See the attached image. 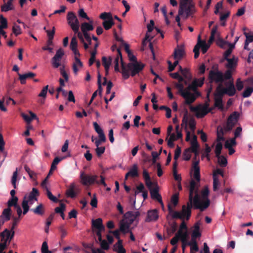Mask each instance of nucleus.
Here are the masks:
<instances>
[{"label": "nucleus", "instance_id": "nucleus-1", "mask_svg": "<svg viewBox=\"0 0 253 253\" xmlns=\"http://www.w3.org/2000/svg\"><path fill=\"white\" fill-rule=\"evenodd\" d=\"M197 81L194 80L186 88H184L183 84H175V87L178 89V93L185 99V104H192L197 97L201 95L200 93L197 90Z\"/></svg>", "mask_w": 253, "mask_h": 253}, {"label": "nucleus", "instance_id": "nucleus-2", "mask_svg": "<svg viewBox=\"0 0 253 253\" xmlns=\"http://www.w3.org/2000/svg\"><path fill=\"white\" fill-rule=\"evenodd\" d=\"M210 205V200L206 202H201L199 195L195 194L194 196L189 195V201L187 203V206L183 205L182 207V211L186 214V218L188 220L191 215V209H199L201 211L207 209Z\"/></svg>", "mask_w": 253, "mask_h": 253}, {"label": "nucleus", "instance_id": "nucleus-3", "mask_svg": "<svg viewBox=\"0 0 253 253\" xmlns=\"http://www.w3.org/2000/svg\"><path fill=\"white\" fill-rule=\"evenodd\" d=\"M144 65L141 63L136 62L135 63H129L126 66L125 63L122 64V76L124 79L126 80L130 76L129 72L130 71V75L132 77L135 76L140 72L143 70Z\"/></svg>", "mask_w": 253, "mask_h": 253}, {"label": "nucleus", "instance_id": "nucleus-4", "mask_svg": "<svg viewBox=\"0 0 253 253\" xmlns=\"http://www.w3.org/2000/svg\"><path fill=\"white\" fill-rule=\"evenodd\" d=\"M208 79L210 83H215L221 84L223 83V73L219 70L217 64L212 66L211 70L209 72Z\"/></svg>", "mask_w": 253, "mask_h": 253}, {"label": "nucleus", "instance_id": "nucleus-5", "mask_svg": "<svg viewBox=\"0 0 253 253\" xmlns=\"http://www.w3.org/2000/svg\"><path fill=\"white\" fill-rule=\"evenodd\" d=\"M68 24L71 27L75 34L79 30L80 23L77 16L72 11L69 12L67 15Z\"/></svg>", "mask_w": 253, "mask_h": 253}, {"label": "nucleus", "instance_id": "nucleus-6", "mask_svg": "<svg viewBox=\"0 0 253 253\" xmlns=\"http://www.w3.org/2000/svg\"><path fill=\"white\" fill-rule=\"evenodd\" d=\"M240 114L236 111L232 113L228 118L227 123L224 126L225 132L231 131L237 123Z\"/></svg>", "mask_w": 253, "mask_h": 253}, {"label": "nucleus", "instance_id": "nucleus-7", "mask_svg": "<svg viewBox=\"0 0 253 253\" xmlns=\"http://www.w3.org/2000/svg\"><path fill=\"white\" fill-rule=\"evenodd\" d=\"M97 177L98 176L96 175H89L85 174L84 171L81 172L80 174L81 182L84 185L93 184L95 183V181H96V179H97Z\"/></svg>", "mask_w": 253, "mask_h": 253}, {"label": "nucleus", "instance_id": "nucleus-8", "mask_svg": "<svg viewBox=\"0 0 253 253\" xmlns=\"http://www.w3.org/2000/svg\"><path fill=\"white\" fill-rule=\"evenodd\" d=\"M80 192V189L75 183H71L66 191V195L68 197L75 198Z\"/></svg>", "mask_w": 253, "mask_h": 253}, {"label": "nucleus", "instance_id": "nucleus-9", "mask_svg": "<svg viewBox=\"0 0 253 253\" xmlns=\"http://www.w3.org/2000/svg\"><path fill=\"white\" fill-rule=\"evenodd\" d=\"M224 84L226 86L224 87L225 93L229 96H233L236 93V89L234 84L233 79L226 82Z\"/></svg>", "mask_w": 253, "mask_h": 253}, {"label": "nucleus", "instance_id": "nucleus-10", "mask_svg": "<svg viewBox=\"0 0 253 253\" xmlns=\"http://www.w3.org/2000/svg\"><path fill=\"white\" fill-rule=\"evenodd\" d=\"M200 161H193L192 169L194 170L193 176L196 181L199 182L200 181V169L199 166Z\"/></svg>", "mask_w": 253, "mask_h": 253}, {"label": "nucleus", "instance_id": "nucleus-11", "mask_svg": "<svg viewBox=\"0 0 253 253\" xmlns=\"http://www.w3.org/2000/svg\"><path fill=\"white\" fill-rule=\"evenodd\" d=\"M150 192L151 198L154 200H157L161 204L162 207H164L162 197L159 193V188L157 185L154 188L150 189Z\"/></svg>", "mask_w": 253, "mask_h": 253}, {"label": "nucleus", "instance_id": "nucleus-12", "mask_svg": "<svg viewBox=\"0 0 253 253\" xmlns=\"http://www.w3.org/2000/svg\"><path fill=\"white\" fill-rule=\"evenodd\" d=\"M158 211L157 210L155 209L148 211L147 212V217L145 219V221L147 222L155 221L158 219Z\"/></svg>", "mask_w": 253, "mask_h": 253}, {"label": "nucleus", "instance_id": "nucleus-13", "mask_svg": "<svg viewBox=\"0 0 253 253\" xmlns=\"http://www.w3.org/2000/svg\"><path fill=\"white\" fill-rule=\"evenodd\" d=\"M184 54L185 52L183 46L177 45L174 49L173 56L174 59H181Z\"/></svg>", "mask_w": 253, "mask_h": 253}, {"label": "nucleus", "instance_id": "nucleus-14", "mask_svg": "<svg viewBox=\"0 0 253 253\" xmlns=\"http://www.w3.org/2000/svg\"><path fill=\"white\" fill-rule=\"evenodd\" d=\"M196 182L195 180L192 179L190 182L189 185V195L193 196V194L199 195V184L198 183L200 182Z\"/></svg>", "mask_w": 253, "mask_h": 253}, {"label": "nucleus", "instance_id": "nucleus-15", "mask_svg": "<svg viewBox=\"0 0 253 253\" xmlns=\"http://www.w3.org/2000/svg\"><path fill=\"white\" fill-rule=\"evenodd\" d=\"M15 232L14 231L11 230L9 231L7 229H5L3 232H1L0 234V237L1 238V241H4V238L5 237L8 240V242H10V241L13 239L14 236Z\"/></svg>", "mask_w": 253, "mask_h": 253}, {"label": "nucleus", "instance_id": "nucleus-16", "mask_svg": "<svg viewBox=\"0 0 253 253\" xmlns=\"http://www.w3.org/2000/svg\"><path fill=\"white\" fill-rule=\"evenodd\" d=\"M18 75L19 76V80L20 81V83L22 84H26V80L27 79H31L36 76V74L33 72H28L25 73L24 74H20L18 72Z\"/></svg>", "mask_w": 253, "mask_h": 253}, {"label": "nucleus", "instance_id": "nucleus-17", "mask_svg": "<svg viewBox=\"0 0 253 253\" xmlns=\"http://www.w3.org/2000/svg\"><path fill=\"white\" fill-rule=\"evenodd\" d=\"M168 211H169V213L170 214H171V216L173 218H178L180 219H183L184 217L186 216V214H183L182 211L181 212H180L177 211H173L171 207V206L169 205L168 206Z\"/></svg>", "mask_w": 253, "mask_h": 253}, {"label": "nucleus", "instance_id": "nucleus-18", "mask_svg": "<svg viewBox=\"0 0 253 253\" xmlns=\"http://www.w3.org/2000/svg\"><path fill=\"white\" fill-rule=\"evenodd\" d=\"M92 21L87 22H84L81 24V29L83 34H88V31H92L94 29L93 25H92Z\"/></svg>", "mask_w": 253, "mask_h": 253}, {"label": "nucleus", "instance_id": "nucleus-19", "mask_svg": "<svg viewBox=\"0 0 253 253\" xmlns=\"http://www.w3.org/2000/svg\"><path fill=\"white\" fill-rule=\"evenodd\" d=\"M200 223L199 222H197L195 223L193 226L194 229L192 231L191 237L195 238H199L201 237V233L200 231Z\"/></svg>", "mask_w": 253, "mask_h": 253}, {"label": "nucleus", "instance_id": "nucleus-20", "mask_svg": "<svg viewBox=\"0 0 253 253\" xmlns=\"http://www.w3.org/2000/svg\"><path fill=\"white\" fill-rule=\"evenodd\" d=\"M228 63L226 65V67L229 69H232L236 67L238 62V58L234 56L232 58H227L226 60Z\"/></svg>", "mask_w": 253, "mask_h": 253}, {"label": "nucleus", "instance_id": "nucleus-21", "mask_svg": "<svg viewBox=\"0 0 253 253\" xmlns=\"http://www.w3.org/2000/svg\"><path fill=\"white\" fill-rule=\"evenodd\" d=\"M122 243V240H119L118 242L114 245L113 251L117 253H126V251L123 247Z\"/></svg>", "mask_w": 253, "mask_h": 253}, {"label": "nucleus", "instance_id": "nucleus-22", "mask_svg": "<svg viewBox=\"0 0 253 253\" xmlns=\"http://www.w3.org/2000/svg\"><path fill=\"white\" fill-rule=\"evenodd\" d=\"M130 225L125 220H123L120 222V231L124 234L129 233L130 232L129 227Z\"/></svg>", "mask_w": 253, "mask_h": 253}, {"label": "nucleus", "instance_id": "nucleus-23", "mask_svg": "<svg viewBox=\"0 0 253 253\" xmlns=\"http://www.w3.org/2000/svg\"><path fill=\"white\" fill-rule=\"evenodd\" d=\"M78 66L82 68L83 64L78 57H75V62L73 64V70L75 74H77L79 71Z\"/></svg>", "mask_w": 253, "mask_h": 253}, {"label": "nucleus", "instance_id": "nucleus-24", "mask_svg": "<svg viewBox=\"0 0 253 253\" xmlns=\"http://www.w3.org/2000/svg\"><path fill=\"white\" fill-rule=\"evenodd\" d=\"M39 195V192L37 189L36 188H33L32 189V191L29 193V195L28 197V202H31V201L33 200H35L36 201L37 200V198H36L37 196H38Z\"/></svg>", "mask_w": 253, "mask_h": 253}, {"label": "nucleus", "instance_id": "nucleus-25", "mask_svg": "<svg viewBox=\"0 0 253 253\" xmlns=\"http://www.w3.org/2000/svg\"><path fill=\"white\" fill-rule=\"evenodd\" d=\"M181 240L182 243L184 244L187 242V238L188 236V231H178L176 233Z\"/></svg>", "mask_w": 253, "mask_h": 253}, {"label": "nucleus", "instance_id": "nucleus-26", "mask_svg": "<svg viewBox=\"0 0 253 253\" xmlns=\"http://www.w3.org/2000/svg\"><path fill=\"white\" fill-rule=\"evenodd\" d=\"M225 93L224 87H222L221 84H220L216 88V92L215 93V97L222 98Z\"/></svg>", "mask_w": 253, "mask_h": 253}, {"label": "nucleus", "instance_id": "nucleus-27", "mask_svg": "<svg viewBox=\"0 0 253 253\" xmlns=\"http://www.w3.org/2000/svg\"><path fill=\"white\" fill-rule=\"evenodd\" d=\"M31 210L35 214L41 215H43L44 212L43 205L42 204L39 205L36 208L32 209Z\"/></svg>", "mask_w": 253, "mask_h": 253}, {"label": "nucleus", "instance_id": "nucleus-28", "mask_svg": "<svg viewBox=\"0 0 253 253\" xmlns=\"http://www.w3.org/2000/svg\"><path fill=\"white\" fill-rule=\"evenodd\" d=\"M11 213L12 211L11 208H7L3 210L0 216L4 218H6V220H9L11 218Z\"/></svg>", "mask_w": 253, "mask_h": 253}, {"label": "nucleus", "instance_id": "nucleus-29", "mask_svg": "<svg viewBox=\"0 0 253 253\" xmlns=\"http://www.w3.org/2000/svg\"><path fill=\"white\" fill-rule=\"evenodd\" d=\"M60 206L59 207H56L55 209V211L57 213H59L62 218L64 219L65 214L64 213V211L65 210V205L63 203H61Z\"/></svg>", "mask_w": 253, "mask_h": 253}, {"label": "nucleus", "instance_id": "nucleus-30", "mask_svg": "<svg viewBox=\"0 0 253 253\" xmlns=\"http://www.w3.org/2000/svg\"><path fill=\"white\" fill-rule=\"evenodd\" d=\"M128 173L130 176L132 177L138 176L137 165L136 164H134Z\"/></svg>", "mask_w": 253, "mask_h": 253}, {"label": "nucleus", "instance_id": "nucleus-31", "mask_svg": "<svg viewBox=\"0 0 253 253\" xmlns=\"http://www.w3.org/2000/svg\"><path fill=\"white\" fill-rule=\"evenodd\" d=\"M209 192L208 187L207 186H205L201 191L202 197L203 200V201H201V202H206L207 201L210 200L208 198Z\"/></svg>", "mask_w": 253, "mask_h": 253}, {"label": "nucleus", "instance_id": "nucleus-32", "mask_svg": "<svg viewBox=\"0 0 253 253\" xmlns=\"http://www.w3.org/2000/svg\"><path fill=\"white\" fill-rule=\"evenodd\" d=\"M188 2L181 1L179 5V8L178 10L179 15H182L185 12L187 7L189 5L187 4Z\"/></svg>", "mask_w": 253, "mask_h": 253}, {"label": "nucleus", "instance_id": "nucleus-33", "mask_svg": "<svg viewBox=\"0 0 253 253\" xmlns=\"http://www.w3.org/2000/svg\"><path fill=\"white\" fill-rule=\"evenodd\" d=\"M115 23L113 19H110L109 20H105L102 23V25L106 30H108L114 25Z\"/></svg>", "mask_w": 253, "mask_h": 253}, {"label": "nucleus", "instance_id": "nucleus-34", "mask_svg": "<svg viewBox=\"0 0 253 253\" xmlns=\"http://www.w3.org/2000/svg\"><path fill=\"white\" fill-rule=\"evenodd\" d=\"M18 201V199L17 197L11 198L7 202V208H10L12 206L14 207V208L18 206L17 204Z\"/></svg>", "mask_w": 253, "mask_h": 253}, {"label": "nucleus", "instance_id": "nucleus-35", "mask_svg": "<svg viewBox=\"0 0 253 253\" xmlns=\"http://www.w3.org/2000/svg\"><path fill=\"white\" fill-rule=\"evenodd\" d=\"M191 110L193 111H195L197 113V117L198 118H203L206 115H204V111L199 107H191Z\"/></svg>", "mask_w": 253, "mask_h": 253}, {"label": "nucleus", "instance_id": "nucleus-36", "mask_svg": "<svg viewBox=\"0 0 253 253\" xmlns=\"http://www.w3.org/2000/svg\"><path fill=\"white\" fill-rule=\"evenodd\" d=\"M14 7L12 3L10 2H7L1 6V10L3 12H7L9 10L13 9Z\"/></svg>", "mask_w": 253, "mask_h": 253}, {"label": "nucleus", "instance_id": "nucleus-37", "mask_svg": "<svg viewBox=\"0 0 253 253\" xmlns=\"http://www.w3.org/2000/svg\"><path fill=\"white\" fill-rule=\"evenodd\" d=\"M223 148L222 144L221 142L217 143L215 146V154L216 157H219L221 153V151Z\"/></svg>", "mask_w": 253, "mask_h": 253}, {"label": "nucleus", "instance_id": "nucleus-38", "mask_svg": "<svg viewBox=\"0 0 253 253\" xmlns=\"http://www.w3.org/2000/svg\"><path fill=\"white\" fill-rule=\"evenodd\" d=\"M26 196L24 197L22 203V206L23 209V214H25L27 213L29 210V207L28 206V201L27 200Z\"/></svg>", "mask_w": 253, "mask_h": 253}, {"label": "nucleus", "instance_id": "nucleus-39", "mask_svg": "<svg viewBox=\"0 0 253 253\" xmlns=\"http://www.w3.org/2000/svg\"><path fill=\"white\" fill-rule=\"evenodd\" d=\"M223 82L224 80H229L230 81L232 78V74L231 69H228L225 72L224 74L223 73Z\"/></svg>", "mask_w": 253, "mask_h": 253}, {"label": "nucleus", "instance_id": "nucleus-40", "mask_svg": "<svg viewBox=\"0 0 253 253\" xmlns=\"http://www.w3.org/2000/svg\"><path fill=\"white\" fill-rule=\"evenodd\" d=\"M236 145V141L235 138H231L230 140H227L226 141L224 147L225 148H232V146H235Z\"/></svg>", "mask_w": 253, "mask_h": 253}, {"label": "nucleus", "instance_id": "nucleus-41", "mask_svg": "<svg viewBox=\"0 0 253 253\" xmlns=\"http://www.w3.org/2000/svg\"><path fill=\"white\" fill-rule=\"evenodd\" d=\"M181 73L187 80L190 81L192 79V75L188 69L184 68Z\"/></svg>", "mask_w": 253, "mask_h": 253}, {"label": "nucleus", "instance_id": "nucleus-42", "mask_svg": "<svg viewBox=\"0 0 253 253\" xmlns=\"http://www.w3.org/2000/svg\"><path fill=\"white\" fill-rule=\"evenodd\" d=\"M218 159V162L221 167H225L227 164V159L224 156L220 155L219 157H216Z\"/></svg>", "mask_w": 253, "mask_h": 253}, {"label": "nucleus", "instance_id": "nucleus-43", "mask_svg": "<svg viewBox=\"0 0 253 253\" xmlns=\"http://www.w3.org/2000/svg\"><path fill=\"white\" fill-rule=\"evenodd\" d=\"M64 55V52L62 48H60L56 51L55 55L53 56L54 60H61L62 57Z\"/></svg>", "mask_w": 253, "mask_h": 253}, {"label": "nucleus", "instance_id": "nucleus-44", "mask_svg": "<svg viewBox=\"0 0 253 253\" xmlns=\"http://www.w3.org/2000/svg\"><path fill=\"white\" fill-rule=\"evenodd\" d=\"M18 176V169L16 168L15 171L13 173L12 176L11 177V184L14 189L16 188V182Z\"/></svg>", "mask_w": 253, "mask_h": 253}, {"label": "nucleus", "instance_id": "nucleus-45", "mask_svg": "<svg viewBox=\"0 0 253 253\" xmlns=\"http://www.w3.org/2000/svg\"><path fill=\"white\" fill-rule=\"evenodd\" d=\"M99 18L105 20H109L113 19L112 14L110 12H103L99 15Z\"/></svg>", "mask_w": 253, "mask_h": 253}, {"label": "nucleus", "instance_id": "nucleus-46", "mask_svg": "<svg viewBox=\"0 0 253 253\" xmlns=\"http://www.w3.org/2000/svg\"><path fill=\"white\" fill-rule=\"evenodd\" d=\"M63 159V158H60L58 157L55 158L53 160L51 168H50V171L55 170L56 169V165Z\"/></svg>", "mask_w": 253, "mask_h": 253}, {"label": "nucleus", "instance_id": "nucleus-47", "mask_svg": "<svg viewBox=\"0 0 253 253\" xmlns=\"http://www.w3.org/2000/svg\"><path fill=\"white\" fill-rule=\"evenodd\" d=\"M253 92V87H247V88H246V89L243 91V92L242 93V96L244 98L248 97L251 95Z\"/></svg>", "mask_w": 253, "mask_h": 253}, {"label": "nucleus", "instance_id": "nucleus-48", "mask_svg": "<svg viewBox=\"0 0 253 253\" xmlns=\"http://www.w3.org/2000/svg\"><path fill=\"white\" fill-rule=\"evenodd\" d=\"M0 28L6 29L8 27L7 21L2 15H0Z\"/></svg>", "mask_w": 253, "mask_h": 253}, {"label": "nucleus", "instance_id": "nucleus-49", "mask_svg": "<svg viewBox=\"0 0 253 253\" xmlns=\"http://www.w3.org/2000/svg\"><path fill=\"white\" fill-rule=\"evenodd\" d=\"M102 225V220L101 218H98L95 220H92V226L94 228H97L98 227Z\"/></svg>", "mask_w": 253, "mask_h": 253}, {"label": "nucleus", "instance_id": "nucleus-50", "mask_svg": "<svg viewBox=\"0 0 253 253\" xmlns=\"http://www.w3.org/2000/svg\"><path fill=\"white\" fill-rule=\"evenodd\" d=\"M214 106L220 109H223L222 98L215 97Z\"/></svg>", "mask_w": 253, "mask_h": 253}, {"label": "nucleus", "instance_id": "nucleus-51", "mask_svg": "<svg viewBox=\"0 0 253 253\" xmlns=\"http://www.w3.org/2000/svg\"><path fill=\"white\" fill-rule=\"evenodd\" d=\"M140 215V212L139 211H128L127 212L125 216H129L130 218H132L134 217L135 219L136 218Z\"/></svg>", "mask_w": 253, "mask_h": 253}, {"label": "nucleus", "instance_id": "nucleus-52", "mask_svg": "<svg viewBox=\"0 0 253 253\" xmlns=\"http://www.w3.org/2000/svg\"><path fill=\"white\" fill-rule=\"evenodd\" d=\"M219 184V179L216 175H213V190L216 191L218 189V186Z\"/></svg>", "mask_w": 253, "mask_h": 253}, {"label": "nucleus", "instance_id": "nucleus-53", "mask_svg": "<svg viewBox=\"0 0 253 253\" xmlns=\"http://www.w3.org/2000/svg\"><path fill=\"white\" fill-rule=\"evenodd\" d=\"M101 76L99 72L98 73L97 75V84H98V89L96 91L97 92H99V95L101 94L102 91V87L101 86Z\"/></svg>", "mask_w": 253, "mask_h": 253}, {"label": "nucleus", "instance_id": "nucleus-54", "mask_svg": "<svg viewBox=\"0 0 253 253\" xmlns=\"http://www.w3.org/2000/svg\"><path fill=\"white\" fill-rule=\"evenodd\" d=\"M45 190L46 191L47 196L49 200L54 203H57L59 201L58 199L52 195V193L48 189H47Z\"/></svg>", "mask_w": 253, "mask_h": 253}, {"label": "nucleus", "instance_id": "nucleus-55", "mask_svg": "<svg viewBox=\"0 0 253 253\" xmlns=\"http://www.w3.org/2000/svg\"><path fill=\"white\" fill-rule=\"evenodd\" d=\"M77 46L78 42L77 38L75 36H74L71 39L70 43V48L71 50H73L74 49H77Z\"/></svg>", "mask_w": 253, "mask_h": 253}, {"label": "nucleus", "instance_id": "nucleus-56", "mask_svg": "<svg viewBox=\"0 0 253 253\" xmlns=\"http://www.w3.org/2000/svg\"><path fill=\"white\" fill-rule=\"evenodd\" d=\"M186 13V16L188 17L194 12V6L193 4H189L185 11Z\"/></svg>", "mask_w": 253, "mask_h": 253}, {"label": "nucleus", "instance_id": "nucleus-57", "mask_svg": "<svg viewBox=\"0 0 253 253\" xmlns=\"http://www.w3.org/2000/svg\"><path fill=\"white\" fill-rule=\"evenodd\" d=\"M102 64L104 66L106 65H111L112 61V58L111 56H109L108 57V60H107V58L106 57L103 56L102 58Z\"/></svg>", "mask_w": 253, "mask_h": 253}, {"label": "nucleus", "instance_id": "nucleus-58", "mask_svg": "<svg viewBox=\"0 0 253 253\" xmlns=\"http://www.w3.org/2000/svg\"><path fill=\"white\" fill-rule=\"evenodd\" d=\"M201 47L202 48V51L203 54H205L208 51L210 45L207 44L204 41H200Z\"/></svg>", "mask_w": 253, "mask_h": 253}, {"label": "nucleus", "instance_id": "nucleus-59", "mask_svg": "<svg viewBox=\"0 0 253 253\" xmlns=\"http://www.w3.org/2000/svg\"><path fill=\"white\" fill-rule=\"evenodd\" d=\"M206 148L205 150V154L203 155V156H205L207 158L208 161H210V153L211 152V148L209 147L208 144H205Z\"/></svg>", "mask_w": 253, "mask_h": 253}, {"label": "nucleus", "instance_id": "nucleus-60", "mask_svg": "<svg viewBox=\"0 0 253 253\" xmlns=\"http://www.w3.org/2000/svg\"><path fill=\"white\" fill-rule=\"evenodd\" d=\"M41 251L42 253H52V252L48 250V247L46 242H43L42 244Z\"/></svg>", "mask_w": 253, "mask_h": 253}, {"label": "nucleus", "instance_id": "nucleus-61", "mask_svg": "<svg viewBox=\"0 0 253 253\" xmlns=\"http://www.w3.org/2000/svg\"><path fill=\"white\" fill-rule=\"evenodd\" d=\"M95 152L97 157H100L105 152V147L104 146L98 147L95 149Z\"/></svg>", "mask_w": 253, "mask_h": 253}, {"label": "nucleus", "instance_id": "nucleus-62", "mask_svg": "<svg viewBox=\"0 0 253 253\" xmlns=\"http://www.w3.org/2000/svg\"><path fill=\"white\" fill-rule=\"evenodd\" d=\"M12 32L17 36L21 33V29L19 26L14 24L12 28Z\"/></svg>", "mask_w": 253, "mask_h": 253}, {"label": "nucleus", "instance_id": "nucleus-63", "mask_svg": "<svg viewBox=\"0 0 253 253\" xmlns=\"http://www.w3.org/2000/svg\"><path fill=\"white\" fill-rule=\"evenodd\" d=\"M100 242V246L102 250H108L109 249V244L105 240H102L99 241Z\"/></svg>", "mask_w": 253, "mask_h": 253}, {"label": "nucleus", "instance_id": "nucleus-64", "mask_svg": "<svg viewBox=\"0 0 253 253\" xmlns=\"http://www.w3.org/2000/svg\"><path fill=\"white\" fill-rule=\"evenodd\" d=\"M190 149H186L184 152H183V159L185 160V161H189L191 157V155L190 153Z\"/></svg>", "mask_w": 253, "mask_h": 253}]
</instances>
